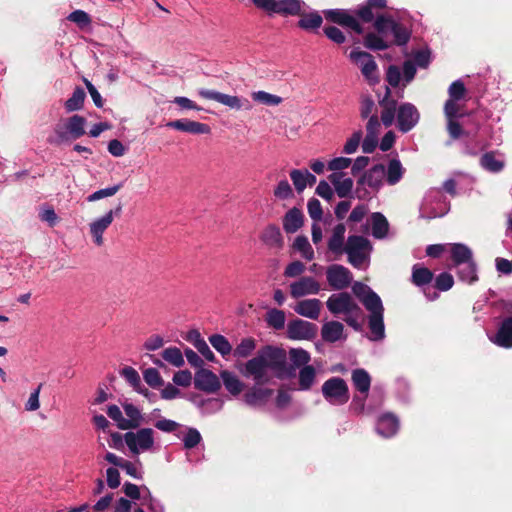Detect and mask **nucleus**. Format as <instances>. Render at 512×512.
<instances>
[{"label": "nucleus", "instance_id": "1", "mask_svg": "<svg viewBox=\"0 0 512 512\" xmlns=\"http://www.w3.org/2000/svg\"><path fill=\"white\" fill-rule=\"evenodd\" d=\"M251 2L270 18L301 16L297 26L305 31H317L323 23V18L318 11L304 13L307 5L303 0H251Z\"/></svg>", "mask_w": 512, "mask_h": 512}, {"label": "nucleus", "instance_id": "2", "mask_svg": "<svg viewBox=\"0 0 512 512\" xmlns=\"http://www.w3.org/2000/svg\"><path fill=\"white\" fill-rule=\"evenodd\" d=\"M286 364L285 351L268 345L248 360L240 371L246 378L252 377L256 385H264L271 380L269 371H273L278 378H282L286 372Z\"/></svg>", "mask_w": 512, "mask_h": 512}, {"label": "nucleus", "instance_id": "3", "mask_svg": "<svg viewBox=\"0 0 512 512\" xmlns=\"http://www.w3.org/2000/svg\"><path fill=\"white\" fill-rule=\"evenodd\" d=\"M381 111V122L385 127H390L396 120L397 129L401 133H408L420 121V113L417 107L404 102L397 106V100L391 97V89L386 86L384 96L378 101Z\"/></svg>", "mask_w": 512, "mask_h": 512}, {"label": "nucleus", "instance_id": "4", "mask_svg": "<svg viewBox=\"0 0 512 512\" xmlns=\"http://www.w3.org/2000/svg\"><path fill=\"white\" fill-rule=\"evenodd\" d=\"M352 291L369 312L368 327L370 335L368 339L373 342L382 341L386 335L384 306L380 296L371 287L361 282H355Z\"/></svg>", "mask_w": 512, "mask_h": 512}, {"label": "nucleus", "instance_id": "5", "mask_svg": "<svg viewBox=\"0 0 512 512\" xmlns=\"http://www.w3.org/2000/svg\"><path fill=\"white\" fill-rule=\"evenodd\" d=\"M466 93L465 85L460 79L453 81L448 88L449 98L444 104L443 111L446 118V129L452 141L465 135V130L459 121L464 117L459 101L465 99Z\"/></svg>", "mask_w": 512, "mask_h": 512}, {"label": "nucleus", "instance_id": "6", "mask_svg": "<svg viewBox=\"0 0 512 512\" xmlns=\"http://www.w3.org/2000/svg\"><path fill=\"white\" fill-rule=\"evenodd\" d=\"M327 309L334 315L344 314V321L355 331H361L362 325L359 319L362 317V309L347 292L332 294L326 301Z\"/></svg>", "mask_w": 512, "mask_h": 512}, {"label": "nucleus", "instance_id": "7", "mask_svg": "<svg viewBox=\"0 0 512 512\" xmlns=\"http://www.w3.org/2000/svg\"><path fill=\"white\" fill-rule=\"evenodd\" d=\"M372 249V244L367 238L351 235L347 239L344 252L354 268L365 269L369 265Z\"/></svg>", "mask_w": 512, "mask_h": 512}, {"label": "nucleus", "instance_id": "8", "mask_svg": "<svg viewBox=\"0 0 512 512\" xmlns=\"http://www.w3.org/2000/svg\"><path fill=\"white\" fill-rule=\"evenodd\" d=\"M450 210V203L441 188H431L427 191L420 208V216L425 219L443 217Z\"/></svg>", "mask_w": 512, "mask_h": 512}, {"label": "nucleus", "instance_id": "9", "mask_svg": "<svg viewBox=\"0 0 512 512\" xmlns=\"http://www.w3.org/2000/svg\"><path fill=\"white\" fill-rule=\"evenodd\" d=\"M374 28L379 34H391L397 46H406L411 38V30L390 16L378 15L374 21Z\"/></svg>", "mask_w": 512, "mask_h": 512}, {"label": "nucleus", "instance_id": "10", "mask_svg": "<svg viewBox=\"0 0 512 512\" xmlns=\"http://www.w3.org/2000/svg\"><path fill=\"white\" fill-rule=\"evenodd\" d=\"M321 393L326 402L332 406H343L350 398L348 384L338 376L327 379L321 387Z\"/></svg>", "mask_w": 512, "mask_h": 512}, {"label": "nucleus", "instance_id": "11", "mask_svg": "<svg viewBox=\"0 0 512 512\" xmlns=\"http://www.w3.org/2000/svg\"><path fill=\"white\" fill-rule=\"evenodd\" d=\"M124 441L132 454L149 451L154 446V431L151 428H140L136 432L124 434Z\"/></svg>", "mask_w": 512, "mask_h": 512}, {"label": "nucleus", "instance_id": "12", "mask_svg": "<svg viewBox=\"0 0 512 512\" xmlns=\"http://www.w3.org/2000/svg\"><path fill=\"white\" fill-rule=\"evenodd\" d=\"M199 96L204 99L214 100L222 105H225L231 109L235 110H251L252 104L246 99L236 95H229L225 93L218 92L216 90L209 89H200L198 91Z\"/></svg>", "mask_w": 512, "mask_h": 512}, {"label": "nucleus", "instance_id": "13", "mask_svg": "<svg viewBox=\"0 0 512 512\" xmlns=\"http://www.w3.org/2000/svg\"><path fill=\"white\" fill-rule=\"evenodd\" d=\"M385 176V168L382 164H376L366 171L357 181V193L359 198H364L368 192L366 187L378 191L382 186Z\"/></svg>", "mask_w": 512, "mask_h": 512}, {"label": "nucleus", "instance_id": "14", "mask_svg": "<svg viewBox=\"0 0 512 512\" xmlns=\"http://www.w3.org/2000/svg\"><path fill=\"white\" fill-rule=\"evenodd\" d=\"M326 279L328 285L333 290H344L348 288L353 281L352 272L340 264H331L326 268Z\"/></svg>", "mask_w": 512, "mask_h": 512}, {"label": "nucleus", "instance_id": "15", "mask_svg": "<svg viewBox=\"0 0 512 512\" xmlns=\"http://www.w3.org/2000/svg\"><path fill=\"white\" fill-rule=\"evenodd\" d=\"M121 211L122 206L119 204L115 209L109 210L103 216L90 223V233L97 246L103 245V234L105 230L112 224L114 217L120 215Z\"/></svg>", "mask_w": 512, "mask_h": 512}, {"label": "nucleus", "instance_id": "16", "mask_svg": "<svg viewBox=\"0 0 512 512\" xmlns=\"http://www.w3.org/2000/svg\"><path fill=\"white\" fill-rule=\"evenodd\" d=\"M318 328L302 319L291 320L287 325V335L292 340H312L317 335Z\"/></svg>", "mask_w": 512, "mask_h": 512}, {"label": "nucleus", "instance_id": "17", "mask_svg": "<svg viewBox=\"0 0 512 512\" xmlns=\"http://www.w3.org/2000/svg\"><path fill=\"white\" fill-rule=\"evenodd\" d=\"M327 20L347 27L357 34L363 33V28L358 19L345 9H327L323 11Z\"/></svg>", "mask_w": 512, "mask_h": 512}, {"label": "nucleus", "instance_id": "18", "mask_svg": "<svg viewBox=\"0 0 512 512\" xmlns=\"http://www.w3.org/2000/svg\"><path fill=\"white\" fill-rule=\"evenodd\" d=\"M320 290L321 286L318 281L310 276L301 277L290 284V294L295 299L306 295H316Z\"/></svg>", "mask_w": 512, "mask_h": 512}, {"label": "nucleus", "instance_id": "19", "mask_svg": "<svg viewBox=\"0 0 512 512\" xmlns=\"http://www.w3.org/2000/svg\"><path fill=\"white\" fill-rule=\"evenodd\" d=\"M489 340L505 349L512 348V316L504 318L494 334H487Z\"/></svg>", "mask_w": 512, "mask_h": 512}, {"label": "nucleus", "instance_id": "20", "mask_svg": "<svg viewBox=\"0 0 512 512\" xmlns=\"http://www.w3.org/2000/svg\"><path fill=\"white\" fill-rule=\"evenodd\" d=\"M166 126L193 135L209 134L211 131L209 125L189 119L169 121L166 123Z\"/></svg>", "mask_w": 512, "mask_h": 512}, {"label": "nucleus", "instance_id": "21", "mask_svg": "<svg viewBox=\"0 0 512 512\" xmlns=\"http://www.w3.org/2000/svg\"><path fill=\"white\" fill-rule=\"evenodd\" d=\"M194 384L199 390L209 393H214L220 388L217 376L212 371L203 368L196 372Z\"/></svg>", "mask_w": 512, "mask_h": 512}, {"label": "nucleus", "instance_id": "22", "mask_svg": "<svg viewBox=\"0 0 512 512\" xmlns=\"http://www.w3.org/2000/svg\"><path fill=\"white\" fill-rule=\"evenodd\" d=\"M399 429V420L392 413H386L377 420L376 431L385 438L394 436Z\"/></svg>", "mask_w": 512, "mask_h": 512}, {"label": "nucleus", "instance_id": "23", "mask_svg": "<svg viewBox=\"0 0 512 512\" xmlns=\"http://www.w3.org/2000/svg\"><path fill=\"white\" fill-rule=\"evenodd\" d=\"M479 163L484 170L490 173H499L505 166L503 155L495 151L483 153L480 157Z\"/></svg>", "mask_w": 512, "mask_h": 512}, {"label": "nucleus", "instance_id": "24", "mask_svg": "<svg viewBox=\"0 0 512 512\" xmlns=\"http://www.w3.org/2000/svg\"><path fill=\"white\" fill-rule=\"evenodd\" d=\"M293 309L297 314L303 317L317 320L320 315L321 301L316 298L301 300Z\"/></svg>", "mask_w": 512, "mask_h": 512}, {"label": "nucleus", "instance_id": "25", "mask_svg": "<svg viewBox=\"0 0 512 512\" xmlns=\"http://www.w3.org/2000/svg\"><path fill=\"white\" fill-rule=\"evenodd\" d=\"M321 336L325 342L335 343L339 340L346 339L344 335V326L339 321H327L321 328Z\"/></svg>", "mask_w": 512, "mask_h": 512}, {"label": "nucleus", "instance_id": "26", "mask_svg": "<svg viewBox=\"0 0 512 512\" xmlns=\"http://www.w3.org/2000/svg\"><path fill=\"white\" fill-rule=\"evenodd\" d=\"M329 180L340 198H345L352 192L354 182L350 177H345L343 172L331 173Z\"/></svg>", "mask_w": 512, "mask_h": 512}, {"label": "nucleus", "instance_id": "27", "mask_svg": "<svg viewBox=\"0 0 512 512\" xmlns=\"http://www.w3.org/2000/svg\"><path fill=\"white\" fill-rule=\"evenodd\" d=\"M273 394V390L269 388L253 387L244 395V401L252 407L263 406L267 403Z\"/></svg>", "mask_w": 512, "mask_h": 512}, {"label": "nucleus", "instance_id": "28", "mask_svg": "<svg viewBox=\"0 0 512 512\" xmlns=\"http://www.w3.org/2000/svg\"><path fill=\"white\" fill-rule=\"evenodd\" d=\"M454 268L457 269L456 274L460 281L469 285L478 281V266L474 259L463 263V265H457Z\"/></svg>", "mask_w": 512, "mask_h": 512}, {"label": "nucleus", "instance_id": "29", "mask_svg": "<svg viewBox=\"0 0 512 512\" xmlns=\"http://www.w3.org/2000/svg\"><path fill=\"white\" fill-rule=\"evenodd\" d=\"M450 254L453 267L474 259L472 250L463 243L450 244Z\"/></svg>", "mask_w": 512, "mask_h": 512}, {"label": "nucleus", "instance_id": "30", "mask_svg": "<svg viewBox=\"0 0 512 512\" xmlns=\"http://www.w3.org/2000/svg\"><path fill=\"white\" fill-rule=\"evenodd\" d=\"M371 234L376 239H384L389 232V223L381 212H374L370 216Z\"/></svg>", "mask_w": 512, "mask_h": 512}, {"label": "nucleus", "instance_id": "31", "mask_svg": "<svg viewBox=\"0 0 512 512\" xmlns=\"http://www.w3.org/2000/svg\"><path fill=\"white\" fill-rule=\"evenodd\" d=\"M346 227L344 224H337L332 231V235L328 240V249L334 254H342L345 249L344 239H345Z\"/></svg>", "mask_w": 512, "mask_h": 512}, {"label": "nucleus", "instance_id": "32", "mask_svg": "<svg viewBox=\"0 0 512 512\" xmlns=\"http://www.w3.org/2000/svg\"><path fill=\"white\" fill-rule=\"evenodd\" d=\"M351 380L354 388L360 394H368L371 387V377L363 368H357L352 371Z\"/></svg>", "mask_w": 512, "mask_h": 512}, {"label": "nucleus", "instance_id": "33", "mask_svg": "<svg viewBox=\"0 0 512 512\" xmlns=\"http://www.w3.org/2000/svg\"><path fill=\"white\" fill-rule=\"evenodd\" d=\"M86 124L85 117L74 114L65 121V128L69 130L72 139H79L86 133Z\"/></svg>", "mask_w": 512, "mask_h": 512}, {"label": "nucleus", "instance_id": "34", "mask_svg": "<svg viewBox=\"0 0 512 512\" xmlns=\"http://www.w3.org/2000/svg\"><path fill=\"white\" fill-rule=\"evenodd\" d=\"M433 280V273L428 268L415 264L412 267L411 281L420 288L426 287L431 284Z\"/></svg>", "mask_w": 512, "mask_h": 512}, {"label": "nucleus", "instance_id": "35", "mask_svg": "<svg viewBox=\"0 0 512 512\" xmlns=\"http://www.w3.org/2000/svg\"><path fill=\"white\" fill-rule=\"evenodd\" d=\"M122 406L127 416L125 418L126 423L122 425L123 430L138 428L142 422L141 411L132 403H124Z\"/></svg>", "mask_w": 512, "mask_h": 512}, {"label": "nucleus", "instance_id": "36", "mask_svg": "<svg viewBox=\"0 0 512 512\" xmlns=\"http://www.w3.org/2000/svg\"><path fill=\"white\" fill-rule=\"evenodd\" d=\"M303 225L302 212L297 208L290 209L283 219V228L287 233H295Z\"/></svg>", "mask_w": 512, "mask_h": 512}, {"label": "nucleus", "instance_id": "37", "mask_svg": "<svg viewBox=\"0 0 512 512\" xmlns=\"http://www.w3.org/2000/svg\"><path fill=\"white\" fill-rule=\"evenodd\" d=\"M316 380V369L312 365L301 367L298 373V390L308 391Z\"/></svg>", "mask_w": 512, "mask_h": 512}, {"label": "nucleus", "instance_id": "38", "mask_svg": "<svg viewBox=\"0 0 512 512\" xmlns=\"http://www.w3.org/2000/svg\"><path fill=\"white\" fill-rule=\"evenodd\" d=\"M85 98V90L82 87L77 86L72 95L64 103L65 111L67 113H72L81 110L83 108Z\"/></svg>", "mask_w": 512, "mask_h": 512}, {"label": "nucleus", "instance_id": "39", "mask_svg": "<svg viewBox=\"0 0 512 512\" xmlns=\"http://www.w3.org/2000/svg\"><path fill=\"white\" fill-rule=\"evenodd\" d=\"M220 376L228 392L232 395L240 394L244 385L235 373L225 370L220 373Z\"/></svg>", "mask_w": 512, "mask_h": 512}, {"label": "nucleus", "instance_id": "40", "mask_svg": "<svg viewBox=\"0 0 512 512\" xmlns=\"http://www.w3.org/2000/svg\"><path fill=\"white\" fill-rule=\"evenodd\" d=\"M385 35L368 33L364 36L363 44L367 49L373 51H382L390 47V44L383 38Z\"/></svg>", "mask_w": 512, "mask_h": 512}, {"label": "nucleus", "instance_id": "41", "mask_svg": "<svg viewBox=\"0 0 512 512\" xmlns=\"http://www.w3.org/2000/svg\"><path fill=\"white\" fill-rule=\"evenodd\" d=\"M264 244L271 247H280L283 242L280 229L276 225H269L261 235Z\"/></svg>", "mask_w": 512, "mask_h": 512}, {"label": "nucleus", "instance_id": "42", "mask_svg": "<svg viewBox=\"0 0 512 512\" xmlns=\"http://www.w3.org/2000/svg\"><path fill=\"white\" fill-rule=\"evenodd\" d=\"M483 134H486L485 130H482L480 134L475 135L472 139L464 144L463 151L465 154L478 155L489 146L487 141L481 139Z\"/></svg>", "mask_w": 512, "mask_h": 512}, {"label": "nucleus", "instance_id": "43", "mask_svg": "<svg viewBox=\"0 0 512 512\" xmlns=\"http://www.w3.org/2000/svg\"><path fill=\"white\" fill-rule=\"evenodd\" d=\"M190 340L192 341L194 347L197 351L208 361H214L215 355L206 343V341L201 337L198 331H193L190 334Z\"/></svg>", "mask_w": 512, "mask_h": 512}, {"label": "nucleus", "instance_id": "44", "mask_svg": "<svg viewBox=\"0 0 512 512\" xmlns=\"http://www.w3.org/2000/svg\"><path fill=\"white\" fill-rule=\"evenodd\" d=\"M404 169L399 159H391L388 163L386 181L389 185L397 184L403 177Z\"/></svg>", "mask_w": 512, "mask_h": 512}, {"label": "nucleus", "instance_id": "45", "mask_svg": "<svg viewBox=\"0 0 512 512\" xmlns=\"http://www.w3.org/2000/svg\"><path fill=\"white\" fill-rule=\"evenodd\" d=\"M293 248L307 261H311L315 257L314 250L306 236H297L293 242Z\"/></svg>", "mask_w": 512, "mask_h": 512}, {"label": "nucleus", "instance_id": "46", "mask_svg": "<svg viewBox=\"0 0 512 512\" xmlns=\"http://www.w3.org/2000/svg\"><path fill=\"white\" fill-rule=\"evenodd\" d=\"M361 74L365 78V80L370 85H375L379 82V72H378V65L372 56L370 60H368V63L362 67L360 70Z\"/></svg>", "mask_w": 512, "mask_h": 512}, {"label": "nucleus", "instance_id": "47", "mask_svg": "<svg viewBox=\"0 0 512 512\" xmlns=\"http://www.w3.org/2000/svg\"><path fill=\"white\" fill-rule=\"evenodd\" d=\"M209 342L213 348L220 353L223 357L229 355L232 351V346L229 341L221 334H213L209 337Z\"/></svg>", "mask_w": 512, "mask_h": 512}, {"label": "nucleus", "instance_id": "48", "mask_svg": "<svg viewBox=\"0 0 512 512\" xmlns=\"http://www.w3.org/2000/svg\"><path fill=\"white\" fill-rule=\"evenodd\" d=\"M181 440L184 448L190 450L195 448L202 441V436L196 428L188 427L183 433Z\"/></svg>", "mask_w": 512, "mask_h": 512}, {"label": "nucleus", "instance_id": "49", "mask_svg": "<svg viewBox=\"0 0 512 512\" xmlns=\"http://www.w3.org/2000/svg\"><path fill=\"white\" fill-rule=\"evenodd\" d=\"M162 357L169 364L174 367H182L184 365V358L181 350L177 347H168L163 350Z\"/></svg>", "mask_w": 512, "mask_h": 512}, {"label": "nucleus", "instance_id": "50", "mask_svg": "<svg viewBox=\"0 0 512 512\" xmlns=\"http://www.w3.org/2000/svg\"><path fill=\"white\" fill-rule=\"evenodd\" d=\"M251 97L255 102L267 106H277L282 102V98L280 96L270 94L262 90L252 92Z\"/></svg>", "mask_w": 512, "mask_h": 512}, {"label": "nucleus", "instance_id": "51", "mask_svg": "<svg viewBox=\"0 0 512 512\" xmlns=\"http://www.w3.org/2000/svg\"><path fill=\"white\" fill-rule=\"evenodd\" d=\"M256 348V342L253 338H244L234 349V356L238 358H246L252 354Z\"/></svg>", "mask_w": 512, "mask_h": 512}, {"label": "nucleus", "instance_id": "52", "mask_svg": "<svg viewBox=\"0 0 512 512\" xmlns=\"http://www.w3.org/2000/svg\"><path fill=\"white\" fill-rule=\"evenodd\" d=\"M395 394L398 400L403 403H408L410 400V384L402 377H399L395 381Z\"/></svg>", "mask_w": 512, "mask_h": 512}, {"label": "nucleus", "instance_id": "53", "mask_svg": "<svg viewBox=\"0 0 512 512\" xmlns=\"http://www.w3.org/2000/svg\"><path fill=\"white\" fill-rule=\"evenodd\" d=\"M73 140L69 130L65 128V123L63 125H57L54 129V136L48 138V142L50 144L61 145L63 143H67Z\"/></svg>", "mask_w": 512, "mask_h": 512}, {"label": "nucleus", "instance_id": "54", "mask_svg": "<svg viewBox=\"0 0 512 512\" xmlns=\"http://www.w3.org/2000/svg\"><path fill=\"white\" fill-rule=\"evenodd\" d=\"M141 505L146 506L150 512H165L163 504L152 496L148 487H144V500Z\"/></svg>", "mask_w": 512, "mask_h": 512}, {"label": "nucleus", "instance_id": "55", "mask_svg": "<svg viewBox=\"0 0 512 512\" xmlns=\"http://www.w3.org/2000/svg\"><path fill=\"white\" fill-rule=\"evenodd\" d=\"M267 323L274 329H282L285 325V313L282 310L270 309L267 312Z\"/></svg>", "mask_w": 512, "mask_h": 512}, {"label": "nucleus", "instance_id": "56", "mask_svg": "<svg viewBox=\"0 0 512 512\" xmlns=\"http://www.w3.org/2000/svg\"><path fill=\"white\" fill-rule=\"evenodd\" d=\"M122 186H123L122 183H118V184L110 186V187L99 189V190L93 192L92 194H90L87 197V201L94 202V201H97V200H100L103 198L111 197V196L115 195L120 190V188Z\"/></svg>", "mask_w": 512, "mask_h": 512}, {"label": "nucleus", "instance_id": "57", "mask_svg": "<svg viewBox=\"0 0 512 512\" xmlns=\"http://www.w3.org/2000/svg\"><path fill=\"white\" fill-rule=\"evenodd\" d=\"M289 355H290V360L294 366L304 367L306 365H309L308 363L310 361V354L306 350L301 349V348H298V349L294 348V349L290 350Z\"/></svg>", "mask_w": 512, "mask_h": 512}, {"label": "nucleus", "instance_id": "58", "mask_svg": "<svg viewBox=\"0 0 512 512\" xmlns=\"http://www.w3.org/2000/svg\"><path fill=\"white\" fill-rule=\"evenodd\" d=\"M290 178L298 193H302L306 188V169H293L290 171Z\"/></svg>", "mask_w": 512, "mask_h": 512}, {"label": "nucleus", "instance_id": "59", "mask_svg": "<svg viewBox=\"0 0 512 512\" xmlns=\"http://www.w3.org/2000/svg\"><path fill=\"white\" fill-rule=\"evenodd\" d=\"M144 487H139L131 482H125L123 484V492L130 499L139 500L142 503V500H144Z\"/></svg>", "mask_w": 512, "mask_h": 512}, {"label": "nucleus", "instance_id": "60", "mask_svg": "<svg viewBox=\"0 0 512 512\" xmlns=\"http://www.w3.org/2000/svg\"><path fill=\"white\" fill-rule=\"evenodd\" d=\"M376 109L375 101L370 95H364L360 100V116L363 119L369 118L373 115Z\"/></svg>", "mask_w": 512, "mask_h": 512}, {"label": "nucleus", "instance_id": "61", "mask_svg": "<svg viewBox=\"0 0 512 512\" xmlns=\"http://www.w3.org/2000/svg\"><path fill=\"white\" fill-rule=\"evenodd\" d=\"M454 285V278L448 272L440 273L435 279V287L439 291H448Z\"/></svg>", "mask_w": 512, "mask_h": 512}, {"label": "nucleus", "instance_id": "62", "mask_svg": "<svg viewBox=\"0 0 512 512\" xmlns=\"http://www.w3.org/2000/svg\"><path fill=\"white\" fill-rule=\"evenodd\" d=\"M371 57L372 55L370 53L361 51L359 48H354L349 53V58L360 68V70L368 63V60H370Z\"/></svg>", "mask_w": 512, "mask_h": 512}, {"label": "nucleus", "instance_id": "63", "mask_svg": "<svg viewBox=\"0 0 512 512\" xmlns=\"http://www.w3.org/2000/svg\"><path fill=\"white\" fill-rule=\"evenodd\" d=\"M67 19L71 22L76 23L81 28H84L90 25L91 23V18L88 15V13L80 9L71 12L68 15Z\"/></svg>", "mask_w": 512, "mask_h": 512}, {"label": "nucleus", "instance_id": "64", "mask_svg": "<svg viewBox=\"0 0 512 512\" xmlns=\"http://www.w3.org/2000/svg\"><path fill=\"white\" fill-rule=\"evenodd\" d=\"M414 64L420 68H427L431 62V51L429 48L417 50L414 54Z\"/></svg>", "mask_w": 512, "mask_h": 512}]
</instances>
